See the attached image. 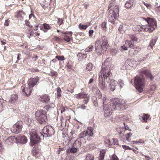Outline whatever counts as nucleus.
Here are the masks:
<instances>
[{
    "mask_svg": "<svg viewBox=\"0 0 160 160\" xmlns=\"http://www.w3.org/2000/svg\"><path fill=\"white\" fill-rule=\"evenodd\" d=\"M103 104L105 117H108L111 115L112 112L114 110H123L124 109V104L126 101L122 99L116 100L113 102L111 103L108 105H106L108 100L106 96H103Z\"/></svg>",
    "mask_w": 160,
    "mask_h": 160,
    "instance_id": "1",
    "label": "nucleus"
},
{
    "mask_svg": "<svg viewBox=\"0 0 160 160\" xmlns=\"http://www.w3.org/2000/svg\"><path fill=\"white\" fill-rule=\"evenodd\" d=\"M108 45L107 38L105 36L102 37L101 39L97 40L95 42L96 53L98 55H101L107 50Z\"/></svg>",
    "mask_w": 160,
    "mask_h": 160,
    "instance_id": "2",
    "label": "nucleus"
},
{
    "mask_svg": "<svg viewBox=\"0 0 160 160\" xmlns=\"http://www.w3.org/2000/svg\"><path fill=\"white\" fill-rule=\"evenodd\" d=\"M114 7L108 10L107 18L109 22L113 23L115 22L116 20L118 19L119 15V6L115 5Z\"/></svg>",
    "mask_w": 160,
    "mask_h": 160,
    "instance_id": "3",
    "label": "nucleus"
},
{
    "mask_svg": "<svg viewBox=\"0 0 160 160\" xmlns=\"http://www.w3.org/2000/svg\"><path fill=\"white\" fill-rule=\"evenodd\" d=\"M148 23L147 25H141L140 26L142 29L141 31L148 32H152L157 28V22L154 19L152 18H143Z\"/></svg>",
    "mask_w": 160,
    "mask_h": 160,
    "instance_id": "4",
    "label": "nucleus"
},
{
    "mask_svg": "<svg viewBox=\"0 0 160 160\" xmlns=\"http://www.w3.org/2000/svg\"><path fill=\"white\" fill-rule=\"evenodd\" d=\"M111 72L109 71H101L99 74V88L103 90H105L107 89V85L105 82V79L109 77Z\"/></svg>",
    "mask_w": 160,
    "mask_h": 160,
    "instance_id": "5",
    "label": "nucleus"
},
{
    "mask_svg": "<svg viewBox=\"0 0 160 160\" xmlns=\"http://www.w3.org/2000/svg\"><path fill=\"white\" fill-rule=\"evenodd\" d=\"M30 140L31 144L33 145L40 142V140L44 138V136L41 132H38L34 129L30 131Z\"/></svg>",
    "mask_w": 160,
    "mask_h": 160,
    "instance_id": "6",
    "label": "nucleus"
},
{
    "mask_svg": "<svg viewBox=\"0 0 160 160\" xmlns=\"http://www.w3.org/2000/svg\"><path fill=\"white\" fill-rule=\"evenodd\" d=\"M144 75H140L139 76H137L135 78L134 84L136 89L140 92H142L144 87Z\"/></svg>",
    "mask_w": 160,
    "mask_h": 160,
    "instance_id": "7",
    "label": "nucleus"
},
{
    "mask_svg": "<svg viewBox=\"0 0 160 160\" xmlns=\"http://www.w3.org/2000/svg\"><path fill=\"white\" fill-rule=\"evenodd\" d=\"M46 113V112L43 110L37 111L35 112V118L40 123L44 124L47 121Z\"/></svg>",
    "mask_w": 160,
    "mask_h": 160,
    "instance_id": "8",
    "label": "nucleus"
},
{
    "mask_svg": "<svg viewBox=\"0 0 160 160\" xmlns=\"http://www.w3.org/2000/svg\"><path fill=\"white\" fill-rule=\"evenodd\" d=\"M15 139L16 143H20L22 144H24L27 142V139L26 137L24 136H18L17 137L14 136H11L10 138H9L6 140V142L8 144H9V143H12L10 142L12 140Z\"/></svg>",
    "mask_w": 160,
    "mask_h": 160,
    "instance_id": "9",
    "label": "nucleus"
},
{
    "mask_svg": "<svg viewBox=\"0 0 160 160\" xmlns=\"http://www.w3.org/2000/svg\"><path fill=\"white\" fill-rule=\"evenodd\" d=\"M42 132L44 134V137H51L55 132L52 128L49 126L45 127L42 130Z\"/></svg>",
    "mask_w": 160,
    "mask_h": 160,
    "instance_id": "10",
    "label": "nucleus"
},
{
    "mask_svg": "<svg viewBox=\"0 0 160 160\" xmlns=\"http://www.w3.org/2000/svg\"><path fill=\"white\" fill-rule=\"evenodd\" d=\"M23 122L22 121H18L11 128V130L12 132L18 134L22 131V128Z\"/></svg>",
    "mask_w": 160,
    "mask_h": 160,
    "instance_id": "11",
    "label": "nucleus"
},
{
    "mask_svg": "<svg viewBox=\"0 0 160 160\" xmlns=\"http://www.w3.org/2000/svg\"><path fill=\"white\" fill-rule=\"evenodd\" d=\"M39 80L38 77L36 76L34 78H30L28 81V87L33 88L38 82Z\"/></svg>",
    "mask_w": 160,
    "mask_h": 160,
    "instance_id": "12",
    "label": "nucleus"
},
{
    "mask_svg": "<svg viewBox=\"0 0 160 160\" xmlns=\"http://www.w3.org/2000/svg\"><path fill=\"white\" fill-rule=\"evenodd\" d=\"M26 15L25 13L22 9L17 11L14 13V17L20 20H22L24 16Z\"/></svg>",
    "mask_w": 160,
    "mask_h": 160,
    "instance_id": "13",
    "label": "nucleus"
},
{
    "mask_svg": "<svg viewBox=\"0 0 160 160\" xmlns=\"http://www.w3.org/2000/svg\"><path fill=\"white\" fill-rule=\"evenodd\" d=\"M134 47L133 44L131 41L126 40L125 42V44L123 45L121 47V48L123 51L127 50V48H133Z\"/></svg>",
    "mask_w": 160,
    "mask_h": 160,
    "instance_id": "14",
    "label": "nucleus"
},
{
    "mask_svg": "<svg viewBox=\"0 0 160 160\" xmlns=\"http://www.w3.org/2000/svg\"><path fill=\"white\" fill-rule=\"evenodd\" d=\"M111 66V63L110 62H108L106 60L104 63L102 64V70H110V69H112V68L110 69Z\"/></svg>",
    "mask_w": 160,
    "mask_h": 160,
    "instance_id": "15",
    "label": "nucleus"
},
{
    "mask_svg": "<svg viewBox=\"0 0 160 160\" xmlns=\"http://www.w3.org/2000/svg\"><path fill=\"white\" fill-rule=\"evenodd\" d=\"M50 99V97L47 95L42 96L39 98L40 101L42 102L48 103Z\"/></svg>",
    "mask_w": 160,
    "mask_h": 160,
    "instance_id": "16",
    "label": "nucleus"
},
{
    "mask_svg": "<svg viewBox=\"0 0 160 160\" xmlns=\"http://www.w3.org/2000/svg\"><path fill=\"white\" fill-rule=\"evenodd\" d=\"M32 88L29 87L24 88L22 89V92L25 93V95L27 97H28L31 94L32 90Z\"/></svg>",
    "mask_w": 160,
    "mask_h": 160,
    "instance_id": "17",
    "label": "nucleus"
},
{
    "mask_svg": "<svg viewBox=\"0 0 160 160\" xmlns=\"http://www.w3.org/2000/svg\"><path fill=\"white\" fill-rule=\"evenodd\" d=\"M117 130L120 138H121V140H122V139L124 138V136H125L124 135L125 132V130L124 128H119L118 129V130Z\"/></svg>",
    "mask_w": 160,
    "mask_h": 160,
    "instance_id": "18",
    "label": "nucleus"
},
{
    "mask_svg": "<svg viewBox=\"0 0 160 160\" xmlns=\"http://www.w3.org/2000/svg\"><path fill=\"white\" fill-rule=\"evenodd\" d=\"M134 0H129L125 4V7L127 8H131L134 4Z\"/></svg>",
    "mask_w": 160,
    "mask_h": 160,
    "instance_id": "19",
    "label": "nucleus"
},
{
    "mask_svg": "<svg viewBox=\"0 0 160 160\" xmlns=\"http://www.w3.org/2000/svg\"><path fill=\"white\" fill-rule=\"evenodd\" d=\"M88 97H89V96L87 94L84 92L82 93H80L78 94L76 96V98L77 99H80L82 98H87Z\"/></svg>",
    "mask_w": 160,
    "mask_h": 160,
    "instance_id": "20",
    "label": "nucleus"
},
{
    "mask_svg": "<svg viewBox=\"0 0 160 160\" xmlns=\"http://www.w3.org/2000/svg\"><path fill=\"white\" fill-rule=\"evenodd\" d=\"M149 71H143L142 73H143L144 75L147 78H150V80H152L154 77L149 72Z\"/></svg>",
    "mask_w": 160,
    "mask_h": 160,
    "instance_id": "21",
    "label": "nucleus"
},
{
    "mask_svg": "<svg viewBox=\"0 0 160 160\" xmlns=\"http://www.w3.org/2000/svg\"><path fill=\"white\" fill-rule=\"evenodd\" d=\"M18 96L16 94H12L9 100V102L12 103H14L18 99Z\"/></svg>",
    "mask_w": 160,
    "mask_h": 160,
    "instance_id": "22",
    "label": "nucleus"
},
{
    "mask_svg": "<svg viewBox=\"0 0 160 160\" xmlns=\"http://www.w3.org/2000/svg\"><path fill=\"white\" fill-rule=\"evenodd\" d=\"M87 54L86 53H79L77 55V57L78 60L81 61L83 59L87 57Z\"/></svg>",
    "mask_w": 160,
    "mask_h": 160,
    "instance_id": "23",
    "label": "nucleus"
},
{
    "mask_svg": "<svg viewBox=\"0 0 160 160\" xmlns=\"http://www.w3.org/2000/svg\"><path fill=\"white\" fill-rule=\"evenodd\" d=\"M139 118L142 122H146L148 118V116L146 114L141 115L139 116Z\"/></svg>",
    "mask_w": 160,
    "mask_h": 160,
    "instance_id": "24",
    "label": "nucleus"
},
{
    "mask_svg": "<svg viewBox=\"0 0 160 160\" xmlns=\"http://www.w3.org/2000/svg\"><path fill=\"white\" fill-rule=\"evenodd\" d=\"M24 121L26 122L27 125H30L31 123L32 122V119L30 118L29 116H25L24 118Z\"/></svg>",
    "mask_w": 160,
    "mask_h": 160,
    "instance_id": "25",
    "label": "nucleus"
},
{
    "mask_svg": "<svg viewBox=\"0 0 160 160\" xmlns=\"http://www.w3.org/2000/svg\"><path fill=\"white\" fill-rule=\"evenodd\" d=\"M93 129L91 127H88V130L86 131L87 132L88 135L90 137H92L93 135Z\"/></svg>",
    "mask_w": 160,
    "mask_h": 160,
    "instance_id": "26",
    "label": "nucleus"
},
{
    "mask_svg": "<svg viewBox=\"0 0 160 160\" xmlns=\"http://www.w3.org/2000/svg\"><path fill=\"white\" fill-rule=\"evenodd\" d=\"M91 23L90 22H89L88 23V25H82L81 24H80L78 26L80 30H86V28H87V27L89 26L90 25H91Z\"/></svg>",
    "mask_w": 160,
    "mask_h": 160,
    "instance_id": "27",
    "label": "nucleus"
},
{
    "mask_svg": "<svg viewBox=\"0 0 160 160\" xmlns=\"http://www.w3.org/2000/svg\"><path fill=\"white\" fill-rule=\"evenodd\" d=\"M78 139L76 140L73 144L74 147L77 148L78 149L81 146V143Z\"/></svg>",
    "mask_w": 160,
    "mask_h": 160,
    "instance_id": "28",
    "label": "nucleus"
},
{
    "mask_svg": "<svg viewBox=\"0 0 160 160\" xmlns=\"http://www.w3.org/2000/svg\"><path fill=\"white\" fill-rule=\"evenodd\" d=\"M129 38L131 39V41L132 42V41L133 42H137L138 41V38L137 37V36L135 34H129Z\"/></svg>",
    "mask_w": 160,
    "mask_h": 160,
    "instance_id": "29",
    "label": "nucleus"
},
{
    "mask_svg": "<svg viewBox=\"0 0 160 160\" xmlns=\"http://www.w3.org/2000/svg\"><path fill=\"white\" fill-rule=\"evenodd\" d=\"M127 30V28L125 26L121 25L119 28L118 31L121 33L124 32Z\"/></svg>",
    "mask_w": 160,
    "mask_h": 160,
    "instance_id": "30",
    "label": "nucleus"
},
{
    "mask_svg": "<svg viewBox=\"0 0 160 160\" xmlns=\"http://www.w3.org/2000/svg\"><path fill=\"white\" fill-rule=\"evenodd\" d=\"M43 31L44 32H46L48 30L51 29V27L49 24L46 23H44L43 24Z\"/></svg>",
    "mask_w": 160,
    "mask_h": 160,
    "instance_id": "31",
    "label": "nucleus"
},
{
    "mask_svg": "<svg viewBox=\"0 0 160 160\" xmlns=\"http://www.w3.org/2000/svg\"><path fill=\"white\" fill-rule=\"evenodd\" d=\"M32 152L33 156L35 157H38V155L39 154V150L38 149H36L33 148Z\"/></svg>",
    "mask_w": 160,
    "mask_h": 160,
    "instance_id": "32",
    "label": "nucleus"
},
{
    "mask_svg": "<svg viewBox=\"0 0 160 160\" xmlns=\"http://www.w3.org/2000/svg\"><path fill=\"white\" fill-rule=\"evenodd\" d=\"M52 40L58 43H60L62 41V39L60 37L56 36H54L52 38Z\"/></svg>",
    "mask_w": 160,
    "mask_h": 160,
    "instance_id": "33",
    "label": "nucleus"
},
{
    "mask_svg": "<svg viewBox=\"0 0 160 160\" xmlns=\"http://www.w3.org/2000/svg\"><path fill=\"white\" fill-rule=\"evenodd\" d=\"M94 156L92 154H87L86 155L85 160H94Z\"/></svg>",
    "mask_w": 160,
    "mask_h": 160,
    "instance_id": "34",
    "label": "nucleus"
},
{
    "mask_svg": "<svg viewBox=\"0 0 160 160\" xmlns=\"http://www.w3.org/2000/svg\"><path fill=\"white\" fill-rule=\"evenodd\" d=\"M57 19V22L59 26H60L62 24L64 23V19L62 18H60L58 17L56 18Z\"/></svg>",
    "mask_w": 160,
    "mask_h": 160,
    "instance_id": "35",
    "label": "nucleus"
},
{
    "mask_svg": "<svg viewBox=\"0 0 160 160\" xmlns=\"http://www.w3.org/2000/svg\"><path fill=\"white\" fill-rule=\"evenodd\" d=\"M87 70H92L94 69V67H93V64L91 63H89L86 66Z\"/></svg>",
    "mask_w": 160,
    "mask_h": 160,
    "instance_id": "36",
    "label": "nucleus"
},
{
    "mask_svg": "<svg viewBox=\"0 0 160 160\" xmlns=\"http://www.w3.org/2000/svg\"><path fill=\"white\" fill-rule=\"evenodd\" d=\"M63 39L65 41L68 43L71 40H72V37L70 38L67 35L64 36Z\"/></svg>",
    "mask_w": 160,
    "mask_h": 160,
    "instance_id": "37",
    "label": "nucleus"
},
{
    "mask_svg": "<svg viewBox=\"0 0 160 160\" xmlns=\"http://www.w3.org/2000/svg\"><path fill=\"white\" fill-rule=\"evenodd\" d=\"M87 132L86 131H83L81 132L79 134V137L80 138H83L84 137L88 135Z\"/></svg>",
    "mask_w": 160,
    "mask_h": 160,
    "instance_id": "38",
    "label": "nucleus"
},
{
    "mask_svg": "<svg viewBox=\"0 0 160 160\" xmlns=\"http://www.w3.org/2000/svg\"><path fill=\"white\" fill-rule=\"evenodd\" d=\"M55 105L54 104H51V105H48L44 107V108L46 109L47 111H49L51 108L54 107Z\"/></svg>",
    "mask_w": 160,
    "mask_h": 160,
    "instance_id": "39",
    "label": "nucleus"
},
{
    "mask_svg": "<svg viewBox=\"0 0 160 160\" xmlns=\"http://www.w3.org/2000/svg\"><path fill=\"white\" fill-rule=\"evenodd\" d=\"M110 2V4L108 6V10L110 9L112 7H113L115 5V4L116 2L115 0H111Z\"/></svg>",
    "mask_w": 160,
    "mask_h": 160,
    "instance_id": "40",
    "label": "nucleus"
},
{
    "mask_svg": "<svg viewBox=\"0 0 160 160\" xmlns=\"http://www.w3.org/2000/svg\"><path fill=\"white\" fill-rule=\"evenodd\" d=\"M104 153L105 152L103 151L100 152L98 160H103L104 157Z\"/></svg>",
    "mask_w": 160,
    "mask_h": 160,
    "instance_id": "41",
    "label": "nucleus"
},
{
    "mask_svg": "<svg viewBox=\"0 0 160 160\" xmlns=\"http://www.w3.org/2000/svg\"><path fill=\"white\" fill-rule=\"evenodd\" d=\"M118 84V82L117 81L113 79H112L110 81L109 85L117 86Z\"/></svg>",
    "mask_w": 160,
    "mask_h": 160,
    "instance_id": "42",
    "label": "nucleus"
},
{
    "mask_svg": "<svg viewBox=\"0 0 160 160\" xmlns=\"http://www.w3.org/2000/svg\"><path fill=\"white\" fill-rule=\"evenodd\" d=\"M78 149L77 148L74 147L73 146L72 148H70L69 151L70 152L72 153H74L76 152L78 150Z\"/></svg>",
    "mask_w": 160,
    "mask_h": 160,
    "instance_id": "43",
    "label": "nucleus"
},
{
    "mask_svg": "<svg viewBox=\"0 0 160 160\" xmlns=\"http://www.w3.org/2000/svg\"><path fill=\"white\" fill-rule=\"evenodd\" d=\"M47 73L50 75L51 76H56L57 75V73L54 71H48Z\"/></svg>",
    "mask_w": 160,
    "mask_h": 160,
    "instance_id": "44",
    "label": "nucleus"
},
{
    "mask_svg": "<svg viewBox=\"0 0 160 160\" xmlns=\"http://www.w3.org/2000/svg\"><path fill=\"white\" fill-rule=\"evenodd\" d=\"M137 53V52L136 50H134L133 49L129 50V54L131 56H132L136 54Z\"/></svg>",
    "mask_w": 160,
    "mask_h": 160,
    "instance_id": "45",
    "label": "nucleus"
},
{
    "mask_svg": "<svg viewBox=\"0 0 160 160\" xmlns=\"http://www.w3.org/2000/svg\"><path fill=\"white\" fill-rule=\"evenodd\" d=\"M55 58L59 61H63L65 60L64 57L63 56L57 55L55 57Z\"/></svg>",
    "mask_w": 160,
    "mask_h": 160,
    "instance_id": "46",
    "label": "nucleus"
},
{
    "mask_svg": "<svg viewBox=\"0 0 160 160\" xmlns=\"http://www.w3.org/2000/svg\"><path fill=\"white\" fill-rule=\"evenodd\" d=\"M93 48V46L90 45L85 49V51L86 52H91Z\"/></svg>",
    "mask_w": 160,
    "mask_h": 160,
    "instance_id": "47",
    "label": "nucleus"
},
{
    "mask_svg": "<svg viewBox=\"0 0 160 160\" xmlns=\"http://www.w3.org/2000/svg\"><path fill=\"white\" fill-rule=\"evenodd\" d=\"M156 39H152L150 41L149 44L150 46L152 48V47L155 45V44L156 42Z\"/></svg>",
    "mask_w": 160,
    "mask_h": 160,
    "instance_id": "48",
    "label": "nucleus"
},
{
    "mask_svg": "<svg viewBox=\"0 0 160 160\" xmlns=\"http://www.w3.org/2000/svg\"><path fill=\"white\" fill-rule=\"evenodd\" d=\"M104 142L106 144H107L108 145L111 144L110 139L109 137H106L105 139Z\"/></svg>",
    "mask_w": 160,
    "mask_h": 160,
    "instance_id": "49",
    "label": "nucleus"
},
{
    "mask_svg": "<svg viewBox=\"0 0 160 160\" xmlns=\"http://www.w3.org/2000/svg\"><path fill=\"white\" fill-rule=\"evenodd\" d=\"M57 98H59L61 97V90L59 88H58L57 89Z\"/></svg>",
    "mask_w": 160,
    "mask_h": 160,
    "instance_id": "50",
    "label": "nucleus"
},
{
    "mask_svg": "<svg viewBox=\"0 0 160 160\" xmlns=\"http://www.w3.org/2000/svg\"><path fill=\"white\" fill-rule=\"evenodd\" d=\"M119 85L121 88H122L124 85V81L121 79H120L118 81Z\"/></svg>",
    "mask_w": 160,
    "mask_h": 160,
    "instance_id": "51",
    "label": "nucleus"
},
{
    "mask_svg": "<svg viewBox=\"0 0 160 160\" xmlns=\"http://www.w3.org/2000/svg\"><path fill=\"white\" fill-rule=\"evenodd\" d=\"M28 31V34L30 35V36L28 37L29 38H30V36H32L34 35V32L33 31V28H31Z\"/></svg>",
    "mask_w": 160,
    "mask_h": 160,
    "instance_id": "52",
    "label": "nucleus"
},
{
    "mask_svg": "<svg viewBox=\"0 0 160 160\" xmlns=\"http://www.w3.org/2000/svg\"><path fill=\"white\" fill-rule=\"evenodd\" d=\"M142 3L148 8L150 9L151 8V5L150 3H147L143 1L142 2Z\"/></svg>",
    "mask_w": 160,
    "mask_h": 160,
    "instance_id": "53",
    "label": "nucleus"
},
{
    "mask_svg": "<svg viewBox=\"0 0 160 160\" xmlns=\"http://www.w3.org/2000/svg\"><path fill=\"white\" fill-rule=\"evenodd\" d=\"M101 26L102 28H106V22H102L101 24Z\"/></svg>",
    "mask_w": 160,
    "mask_h": 160,
    "instance_id": "54",
    "label": "nucleus"
},
{
    "mask_svg": "<svg viewBox=\"0 0 160 160\" xmlns=\"http://www.w3.org/2000/svg\"><path fill=\"white\" fill-rule=\"evenodd\" d=\"M122 148L125 150H130L132 149V148H130L128 146L123 145H122Z\"/></svg>",
    "mask_w": 160,
    "mask_h": 160,
    "instance_id": "55",
    "label": "nucleus"
},
{
    "mask_svg": "<svg viewBox=\"0 0 160 160\" xmlns=\"http://www.w3.org/2000/svg\"><path fill=\"white\" fill-rule=\"evenodd\" d=\"M138 26L137 25H134L132 28L133 30L135 31H139V29L137 28H138Z\"/></svg>",
    "mask_w": 160,
    "mask_h": 160,
    "instance_id": "56",
    "label": "nucleus"
},
{
    "mask_svg": "<svg viewBox=\"0 0 160 160\" xmlns=\"http://www.w3.org/2000/svg\"><path fill=\"white\" fill-rule=\"evenodd\" d=\"M64 34H69L71 36H72V32L66 31L62 33Z\"/></svg>",
    "mask_w": 160,
    "mask_h": 160,
    "instance_id": "57",
    "label": "nucleus"
},
{
    "mask_svg": "<svg viewBox=\"0 0 160 160\" xmlns=\"http://www.w3.org/2000/svg\"><path fill=\"white\" fill-rule=\"evenodd\" d=\"M25 22H26L25 25L29 27L30 28H33V27L32 26H31L30 25H29L30 22H28V21H27V20H25Z\"/></svg>",
    "mask_w": 160,
    "mask_h": 160,
    "instance_id": "58",
    "label": "nucleus"
},
{
    "mask_svg": "<svg viewBox=\"0 0 160 160\" xmlns=\"http://www.w3.org/2000/svg\"><path fill=\"white\" fill-rule=\"evenodd\" d=\"M94 31L93 30H90L89 31V36L92 37V36Z\"/></svg>",
    "mask_w": 160,
    "mask_h": 160,
    "instance_id": "59",
    "label": "nucleus"
},
{
    "mask_svg": "<svg viewBox=\"0 0 160 160\" xmlns=\"http://www.w3.org/2000/svg\"><path fill=\"white\" fill-rule=\"evenodd\" d=\"M10 22V21L8 19H7L5 20V23H4V26H8L9 25V23Z\"/></svg>",
    "mask_w": 160,
    "mask_h": 160,
    "instance_id": "60",
    "label": "nucleus"
},
{
    "mask_svg": "<svg viewBox=\"0 0 160 160\" xmlns=\"http://www.w3.org/2000/svg\"><path fill=\"white\" fill-rule=\"evenodd\" d=\"M89 99V97H88L87 98H85L83 100V102L85 104H87L88 102V101Z\"/></svg>",
    "mask_w": 160,
    "mask_h": 160,
    "instance_id": "61",
    "label": "nucleus"
},
{
    "mask_svg": "<svg viewBox=\"0 0 160 160\" xmlns=\"http://www.w3.org/2000/svg\"><path fill=\"white\" fill-rule=\"evenodd\" d=\"M116 86H113V85H110V88L111 91H114V90L115 89V87Z\"/></svg>",
    "mask_w": 160,
    "mask_h": 160,
    "instance_id": "62",
    "label": "nucleus"
},
{
    "mask_svg": "<svg viewBox=\"0 0 160 160\" xmlns=\"http://www.w3.org/2000/svg\"><path fill=\"white\" fill-rule=\"evenodd\" d=\"M3 106L2 103L0 101V112L3 110Z\"/></svg>",
    "mask_w": 160,
    "mask_h": 160,
    "instance_id": "63",
    "label": "nucleus"
},
{
    "mask_svg": "<svg viewBox=\"0 0 160 160\" xmlns=\"http://www.w3.org/2000/svg\"><path fill=\"white\" fill-rule=\"evenodd\" d=\"M111 160H119L117 157L116 156H113Z\"/></svg>",
    "mask_w": 160,
    "mask_h": 160,
    "instance_id": "64",
    "label": "nucleus"
}]
</instances>
